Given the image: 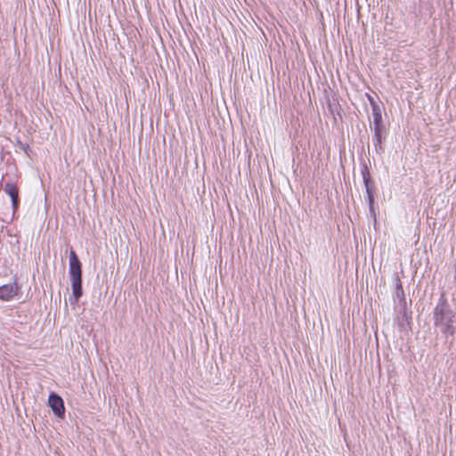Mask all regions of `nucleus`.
Returning <instances> with one entry per match:
<instances>
[{
    "mask_svg": "<svg viewBox=\"0 0 456 456\" xmlns=\"http://www.w3.org/2000/svg\"><path fill=\"white\" fill-rule=\"evenodd\" d=\"M433 324L442 337L448 338L456 333V311L443 293L433 310Z\"/></svg>",
    "mask_w": 456,
    "mask_h": 456,
    "instance_id": "f257e3e1",
    "label": "nucleus"
},
{
    "mask_svg": "<svg viewBox=\"0 0 456 456\" xmlns=\"http://www.w3.org/2000/svg\"><path fill=\"white\" fill-rule=\"evenodd\" d=\"M69 276L71 281L72 296L69 297L70 304H76L83 295L81 262L75 251L69 253Z\"/></svg>",
    "mask_w": 456,
    "mask_h": 456,
    "instance_id": "f03ea898",
    "label": "nucleus"
},
{
    "mask_svg": "<svg viewBox=\"0 0 456 456\" xmlns=\"http://www.w3.org/2000/svg\"><path fill=\"white\" fill-rule=\"evenodd\" d=\"M361 175L362 177V181L364 183L366 194H367V201L369 205L370 211L373 214V216L375 217V212H374V191L372 187V181L370 178V174L369 167L367 164H362L361 167Z\"/></svg>",
    "mask_w": 456,
    "mask_h": 456,
    "instance_id": "7ed1b4c3",
    "label": "nucleus"
},
{
    "mask_svg": "<svg viewBox=\"0 0 456 456\" xmlns=\"http://www.w3.org/2000/svg\"><path fill=\"white\" fill-rule=\"evenodd\" d=\"M48 404L53 412L58 418H63L65 414V407L63 399L56 393H51L48 397Z\"/></svg>",
    "mask_w": 456,
    "mask_h": 456,
    "instance_id": "20e7f679",
    "label": "nucleus"
},
{
    "mask_svg": "<svg viewBox=\"0 0 456 456\" xmlns=\"http://www.w3.org/2000/svg\"><path fill=\"white\" fill-rule=\"evenodd\" d=\"M374 134L372 136V142L376 153L382 154L385 151L383 142L385 140V126H373Z\"/></svg>",
    "mask_w": 456,
    "mask_h": 456,
    "instance_id": "39448f33",
    "label": "nucleus"
},
{
    "mask_svg": "<svg viewBox=\"0 0 456 456\" xmlns=\"http://www.w3.org/2000/svg\"><path fill=\"white\" fill-rule=\"evenodd\" d=\"M19 289L16 282L0 286V300L4 302L12 300L17 296Z\"/></svg>",
    "mask_w": 456,
    "mask_h": 456,
    "instance_id": "423d86ee",
    "label": "nucleus"
},
{
    "mask_svg": "<svg viewBox=\"0 0 456 456\" xmlns=\"http://www.w3.org/2000/svg\"><path fill=\"white\" fill-rule=\"evenodd\" d=\"M373 126H385L382 121L381 109L378 103H372Z\"/></svg>",
    "mask_w": 456,
    "mask_h": 456,
    "instance_id": "0eeeda50",
    "label": "nucleus"
},
{
    "mask_svg": "<svg viewBox=\"0 0 456 456\" xmlns=\"http://www.w3.org/2000/svg\"><path fill=\"white\" fill-rule=\"evenodd\" d=\"M394 299L398 300L400 304H403V307L405 308V305H406L405 295H404L402 282L400 281V280L398 278L396 279Z\"/></svg>",
    "mask_w": 456,
    "mask_h": 456,
    "instance_id": "6e6552de",
    "label": "nucleus"
},
{
    "mask_svg": "<svg viewBox=\"0 0 456 456\" xmlns=\"http://www.w3.org/2000/svg\"><path fill=\"white\" fill-rule=\"evenodd\" d=\"M4 191L10 196V198H13L18 194V188L12 183H6Z\"/></svg>",
    "mask_w": 456,
    "mask_h": 456,
    "instance_id": "1a4fd4ad",
    "label": "nucleus"
},
{
    "mask_svg": "<svg viewBox=\"0 0 456 456\" xmlns=\"http://www.w3.org/2000/svg\"><path fill=\"white\" fill-rule=\"evenodd\" d=\"M11 200H12V208L15 211L19 208V205H20L19 195L17 194L15 197L11 198Z\"/></svg>",
    "mask_w": 456,
    "mask_h": 456,
    "instance_id": "9d476101",
    "label": "nucleus"
},
{
    "mask_svg": "<svg viewBox=\"0 0 456 456\" xmlns=\"http://www.w3.org/2000/svg\"><path fill=\"white\" fill-rule=\"evenodd\" d=\"M369 101H370L371 107H372V103H377L371 96H369Z\"/></svg>",
    "mask_w": 456,
    "mask_h": 456,
    "instance_id": "9b49d317",
    "label": "nucleus"
},
{
    "mask_svg": "<svg viewBox=\"0 0 456 456\" xmlns=\"http://www.w3.org/2000/svg\"><path fill=\"white\" fill-rule=\"evenodd\" d=\"M22 150H24L25 151H27V150L29 149L28 145V144H24L21 146Z\"/></svg>",
    "mask_w": 456,
    "mask_h": 456,
    "instance_id": "f8f14e48",
    "label": "nucleus"
},
{
    "mask_svg": "<svg viewBox=\"0 0 456 456\" xmlns=\"http://www.w3.org/2000/svg\"><path fill=\"white\" fill-rule=\"evenodd\" d=\"M403 315H404L406 318H408V316H407V313H406V311H405V310H404V312H403Z\"/></svg>",
    "mask_w": 456,
    "mask_h": 456,
    "instance_id": "ddd939ff",
    "label": "nucleus"
}]
</instances>
